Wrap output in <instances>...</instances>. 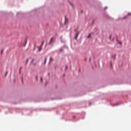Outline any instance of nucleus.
Here are the masks:
<instances>
[{"instance_id":"21","label":"nucleus","mask_w":131,"mask_h":131,"mask_svg":"<svg viewBox=\"0 0 131 131\" xmlns=\"http://www.w3.org/2000/svg\"><path fill=\"white\" fill-rule=\"evenodd\" d=\"M111 65H112L111 62Z\"/></svg>"},{"instance_id":"17","label":"nucleus","mask_w":131,"mask_h":131,"mask_svg":"<svg viewBox=\"0 0 131 131\" xmlns=\"http://www.w3.org/2000/svg\"><path fill=\"white\" fill-rule=\"evenodd\" d=\"M33 51H35V48H34Z\"/></svg>"},{"instance_id":"13","label":"nucleus","mask_w":131,"mask_h":131,"mask_svg":"<svg viewBox=\"0 0 131 131\" xmlns=\"http://www.w3.org/2000/svg\"><path fill=\"white\" fill-rule=\"evenodd\" d=\"M68 69V67H66V70H67Z\"/></svg>"},{"instance_id":"19","label":"nucleus","mask_w":131,"mask_h":131,"mask_svg":"<svg viewBox=\"0 0 131 131\" xmlns=\"http://www.w3.org/2000/svg\"><path fill=\"white\" fill-rule=\"evenodd\" d=\"M71 5L72 6V7H73V5H72V4H71Z\"/></svg>"},{"instance_id":"6","label":"nucleus","mask_w":131,"mask_h":131,"mask_svg":"<svg viewBox=\"0 0 131 131\" xmlns=\"http://www.w3.org/2000/svg\"><path fill=\"white\" fill-rule=\"evenodd\" d=\"M4 53V49H2L1 50V54H3Z\"/></svg>"},{"instance_id":"9","label":"nucleus","mask_w":131,"mask_h":131,"mask_svg":"<svg viewBox=\"0 0 131 131\" xmlns=\"http://www.w3.org/2000/svg\"><path fill=\"white\" fill-rule=\"evenodd\" d=\"M33 61H34V59H33L32 60L31 63H33Z\"/></svg>"},{"instance_id":"18","label":"nucleus","mask_w":131,"mask_h":131,"mask_svg":"<svg viewBox=\"0 0 131 131\" xmlns=\"http://www.w3.org/2000/svg\"><path fill=\"white\" fill-rule=\"evenodd\" d=\"M7 74H8V72H6V73L5 75L6 76V75H7Z\"/></svg>"},{"instance_id":"7","label":"nucleus","mask_w":131,"mask_h":131,"mask_svg":"<svg viewBox=\"0 0 131 131\" xmlns=\"http://www.w3.org/2000/svg\"><path fill=\"white\" fill-rule=\"evenodd\" d=\"M38 51H39V52H40V51H41V48H39Z\"/></svg>"},{"instance_id":"5","label":"nucleus","mask_w":131,"mask_h":131,"mask_svg":"<svg viewBox=\"0 0 131 131\" xmlns=\"http://www.w3.org/2000/svg\"><path fill=\"white\" fill-rule=\"evenodd\" d=\"M46 63H47V58H45L44 64L46 65Z\"/></svg>"},{"instance_id":"10","label":"nucleus","mask_w":131,"mask_h":131,"mask_svg":"<svg viewBox=\"0 0 131 131\" xmlns=\"http://www.w3.org/2000/svg\"><path fill=\"white\" fill-rule=\"evenodd\" d=\"M21 69H22V68H20V70H19V73L21 72Z\"/></svg>"},{"instance_id":"16","label":"nucleus","mask_w":131,"mask_h":131,"mask_svg":"<svg viewBox=\"0 0 131 131\" xmlns=\"http://www.w3.org/2000/svg\"><path fill=\"white\" fill-rule=\"evenodd\" d=\"M43 42H44L43 41L42 42L41 46H42V45H43Z\"/></svg>"},{"instance_id":"12","label":"nucleus","mask_w":131,"mask_h":131,"mask_svg":"<svg viewBox=\"0 0 131 131\" xmlns=\"http://www.w3.org/2000/svg\"><path fill=\"white\" fill-rule=\"evenodd\" d=\"M119 43L120 45H122V42H119Z\"/></svg>"},{"instance_id":"11","label":"nucleus","mask_w":131,"mask_h":131,"mask_svg":"<svg viewBox=\"0 0 131 131\" xmlns=\"http://www.w3.org/2000/svg\"><path fill=\"white\" fill-rule=\"evenodd\" d=\"M36 80H38V78L37 77V76H36Z\"/></svg>"},{"instance_id":"20","label":"nucleus","mask_w":131,"mask_h":131,"mask_svg":"<svg viewBox=\"0 0 131 131\" xmlns=\"http://www.w3.org/2000/svg\"><path fill=\"white\" fill-rule=\"evenodd\" d=\"M28 62V59L27 60V63Z\"/></svg>"},{"instance_id":"14","label":"nucleus","mask_w":131,"mask_h":131,"mask_svg":"<svg viewBox=\"0 0 131 131\" xmlns=\"http://www.w3.org/2000/svg\"><path fill=\"white\" fill-rule=\"evenodd\" d=\"M129 15H131V14L130 13H128L127 16H129Z\"/></svg>"},{"instance_id":"8","label":"nucleus","mask_w":131,"mask_h":131,"mask_svg":"<svg viewBox=\"0 0 131 131\" xmlns=\"http://www.w3.org/2000/svg\"><path fill=\"white\" fill-rule=\"evenodd\" d=\"M40 81H41V82H42V77L40 78Z\"/></svg>"},{"instance_id":"1","label":"nucleus","mask_w":131,"mask_h":131,"mask_svg":"<svg viewBox=\"0 0 131 131\" xmlns=\"http://www.w3.org/2000/svg\"><path fill=\"white\" fill-rule=\"evenodd\" d=\"M79 35V33L78 32H77L76 34V37H75L76 40H77V37H78Z\"/></svg>"},{"instance_id":"15","label":"nucleus","mask_w":131,"mask_h":131,"mask_svg":"<svg viewBox=\"0 0 131 131\" xmlns=\"http://www.w3.org/2000/svg\"><path fill=\"white\" fill-rule=\"evenodd\" d=\"M111 37H112V36L111 35V36H110V39H111Z\"/></svg>"},{"instance_id":"2","label":"nucleus","mask_w":131,"mask_h":131,"mask_svg":"<svg viewBox=\"0 0 131 131\" xmlns=\"http://www.w3.org/2000/svg\"><path fill=\"white\" fill-rule=\"evenodd\" d=\"M54 40V38H51L50 39V41L49 42V45H51L52 43V42Z\"/></svg>"},{"instance_id":"3","label":"nucleus","mask_w":131,"mask_h":131,"mask_svg":"<svg viewBox=\"0 0 131 131\" xmlns=\"http://www.w3.org/2000/svg\"><path fill=\"white\" fill-rule=\"evenodd\" d=\"M91 35H92L91 33L89 34V35L88 36V38H90V37H91Z\"/></svg>"},{"instance_id":"4","label":"nucleus","mask_w":131,"mask_h":131,"mask_svg":"<svg viewBox=\"0 0 131 131\" xmlns=\"http://www.w3.org/2000/svg\"><path fill=\"white\" fill-rule=\"evenodd\" d=\"M53 57H50V62H52V61H53Z\"/></svg>"}]
</instances>
